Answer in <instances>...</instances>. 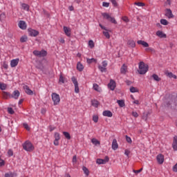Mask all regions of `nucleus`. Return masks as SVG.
I'll return each instance as SVG.
<instances>
[{
    "label": "nucleus",
    "mask_w": 177,
    "mask_h": 177,
    "mask_svg": "<svg viewBox=\"0 0 177 177\" xmlns=\"http://www.w3.org/2000/svg\"><path fill=\"white\" fill-rule=\"evenodd\" d=\"M59 140H55L53 143L55 146H59Z\"/></svg>",
    "instance_id": "nucleus-59"
},
{
    "label": "nucleus",
    "mask_w": 177,
    "mask_h": 177,
    "mask_svg": "<svg viewBox=\"0 0 177 177\" xmlns=\"http://www.w3.org/2000/svg\"><path fill=\"white\" fill-rule=\"evenodd\" d=\"M98 68L101 71V73H106V71H107V68L101 65L98 66Z\"/></svg>",
    "instance_id": "nucleus-30"
},
{
    "label": "nucleus",
    "mask_w": 177,
    "mask_h": 177,
    "mask_svg": "<svg viewBox=\"0 0 177 177\" xmlns=\"http://www.w3.org/2000/svg\"><path fill=\"white\" fill-rule=\"evenodd\" d=\"M143 171V168H141L138 170H133L134 174H140V172H142Z\"/></svg>",
    "instance_id": "nucleus-55"
},
{
    "label": "nucleus",
    "mask_w": 177,
    "mask_h": 177,
    "mask_svg": "<svg viewBox=\"0 0 177 177\" xmlns=\"http://www.w3.org/2000/svg\"><path fill=\"white\" fill-rule=\"evenodd\" d=\"M55 140H60V133H55Z\"/></svg>",
    "instance_id": "nucleus-43"
},
{
    "label": "nucleus",
    "mask_w": 177,
    "mask_h": 177,
    "mask_svg": "<svg viewBox=\"0 0 177 177\" xmlns=\"http://www.w3.org/2000/svg\"><path fill=\"white\" fill-rule=\"evenodd\" d=\"M23 149L24 150H26V151H32L34 150V145H32L30 142L26 141L23 145Z\"/></svg>",
    "instance_id": "nucleus-3"
},
{
    "label": "nucleus",
    "mask_w": 177,
    "mask_h": 177,
    "mask_svg": "<svg viewBox=\"0 0 177 177\" xmlns=\"http://www.w3.org/2000/svg\"><path fill=\"white\" fill-rule=\"evenodd\" d=\"M71 81L75 86V93H80V86L78 85V80H77V78H75V77H72Z\"/></svg>",
    "instance_id": "nucleus-6"
},
{
    "label": "nucleus",
    "mask_w": 177,
    "mask_h": 177,
    "mask_svg": "<svg viewBox=\"0 0 177 177\" xmlns=\"http://www.w3.org/2000/svg\"><path fill=\"white\" fill-rule=\"evenodd\" d=\"M73 162L75 163L77 162V156H74L73 158Z\"/></svg>",
    "instance_id": "nucleus-63"
},
{
    "label": "nucleus",
    "mask_w": 177,
    "mask_h": 177,
    "mask_svg": "<svg viewBox=\"0 0 177 177\" xmlns=\"http://www.w3.org/2000/svg\"><path fill=\"white\" fill-rule=\"evenodd\" d=\"M117 103L118 104L120 107H124L125 106V102L122 100H118Z\"/></svg>",
    "instance_id": "nucleus-26"
},
{
    "label": "nucleus",
    "mask_w": 177,
    "mask_h": 177,
    "mask_svg": "<svg viewBox=\"0 0 177 177\" xmlns=\"http://www.w3.org/2000/svg\"><path fill=\"white\" fill-rule=\"evenodd\" d=\"M100 27L102 29L104 30L105 31H107V28L106 27L103 26L101 24H99Z\"/></svg>",
    "instance_id": "nucleus-62"
},
{
    "label": "nucleus",
    "mask_w": 177,
    "mask_h": 177,
    "mask_svg": "<svg viewBox=\"0 0 177 177\" xmlns=\"http://www.w3.org/2000/svg\"><path fill=\"white\" fill-rule=\"evenodd\" d=\"M166 74L167 77H169V78H174V80H176L177 78L176 75H174V73H172L171 72H169Z\"/></svg>",
    "instance_id": "nucleus-28"
},
{
    "label": "nucleus",
    "mask_w": 177,
    "mask_h": 177,
    "mask_svg": "<svg viewBox=\"0 0 177 177\" xmlns=\"http://www.w3.org/2000/svg\"><path fill=\"white\" fill-rule=\"evenodd\" d=\"M173 149L175 151H177V136H174V142H173Z\"/></svg>",
    "instance_id": "nucleus-20"
},
{
    "label": "nucleus",
    "mask_w": 177,
    "mask_h": 177,
    "mask_svg": "<svg viewBox=\"0 0 177 177\" xmlns=\"http://www.w3.org/2000/svg\"><path fill=\"white\" fill-rule=\"evenodd\" d=\"M88 46L91 48V49H93V48H95V43L93 41V40H89Z\"/></svg>",
    "instance_id": "nucleus-36"
},
{
    "label": "nucleus",
    "mask_w": 177,
    "mask_h": 177,
    "mask_svg": "<svg viewBox=\"0 0 177 177\" xmlns=\"http://www.w3.org/2000/svg\"><path fill=\"white\" fill-rule=\"evenodd\" d=\"M59 42H60L61 44H64L65 40L63 39V37H61V38L59 39Z\"/></svg>",
    "instance_id": "nucleus-64"
},
{
    "label": "nucleus",
    "mask_w": 177,
    "mask_h": 177,
    "mask_svg": "<svg viewBox=\"0 0 177 177\" xmlns=\"http://www.w3.org/2000/svg\"><path fill=\"white\" fill-rule=\"evenodd\" d=\"M96 162L97 164H99V165L104 164L103 159H100V158L97 159Z\"/></svg>",
    "instance_id": "nucleus-45"
},
{
    "label": "nucleus",
    "mask_w": 177,
    "mask_h": 177,
    "mask_svg": "<svg viewBox=\"0 0 177 177\" xmlns=\"http://www.w3.org/2000/svg\"><path fill=\"white\" fill-rule=\"evenodd\" d=\"M83 169V172L85 174V175H86V176H88L89 175V170L88 169V168H86V167L84 166L82 167Z\"/></svg>",
    "instance_id": "nucleus-32"
},
{
    "label": "nucleus",
    "mask_w": 177,
    "mask_h": 177,
    "mask_svg": "<svg viewBox=\"0 0 177 177\" xmlns=\"http://www.w3.org/2000/svg\"><path fill=\"white\" fill-rule=\"evenodd\" d=\"M86 62L88 64H91V63H93V62L96 63L97 60L96 59H94V58H91V59L87 58Z\"/></svg>",
    "instance_id": "nucleus-33"
},
{
    "label": "nucleus",
    "mask_w": 177,
    "mask_h": 177,
    "mask_svg": "<svg viewBox=\"0 0 177 177\" xmlns=\"http://www.w3.org/2000/svg\"><path fill=\"white\" fill-rule=\"evenodd\" d=\"M130 92H131V93H136V92H139V91L138 90L137 88L131 87V88H130Z\"/></svg>",
    "instance_id": "nucleus-40"
},
{
    "label": "nucleus",
    "mask_w": 177,
    "mask_h": 177,
    "mask_svg": "<svg viewBox=\"0 0 177 177\" xmlns=\"http://www.w3.org/2000/svg\"><path fill=\"white\" fill-rule=\"evenodd\" d=\"M4 176L5 177H15V176H16V174H15L12 171H10L8 173H6Z\"/></svg>",
    "instance_id": "nucleus-25"
},
{
    "label": "nucleus",
    "mask_w": 177,
    "mask_h": 177,
    "mask_svg": "<svg viewBox=\"0 0 177 177\" xmlns=\"http://www.w3.org/2000/svg\"><path fill=\"white\" fill-rule=\"evenodd\" d=\"M8 154L10 156V157H12V156H13V151L12 149H9L8 151Z\"/></svg>",
    "instance_id": "nucleus-53"
},
{
    "label": "nucleus",
    "mask_w": 177,
    "mask_h": 177,
    "mask_svg": "<svg viewBox=\"0 0 177 177\" xmlns=\"http://www.w3.org/2000/svg\"><path fill=\"white\" fill-rule=\"evenodd\" d=\"M22 8L24 10H27L28 11L30 10V7L28 6V5L26 4V3H23L22 4Z\"/></svg>",
    "instance_id": "nucleus-39"
},
{
    "label": "nucleus",
    "mask_w": 177,
    "mask_h": 177,
    "mask_svg": "<svg viewBox=\"0 0 177 177\" xmlns=\"http://www.w3.org/2000/svg\"><path fill=\"white\" fill-rule=\"evenodd\" d=\"M63 135L65 136V138L68 140H70L71 139V136H70V133L67 131H64Z\"/></svg>",
    "instance_id": "nucleus-27"
},
{
    "label": "nucleus",
    "mask_w": 177,
    "mask_h": 177,
    "mask_svg": "<svg viewBox=\"0 0 177 177\" xmlns=\"http://www.w3.org/2000/svg\"><path fill=\"white\" fill-rule=\"evenodd\" d=\"M18 26L21 30H26V28H27V24L24 21H20L18 24Z\"/></svg>",
    "instance_id": "nucleus-10"
},
{
    "label": "nucleus",
    "mask_w": 177,
    "mask_h": 177,
    "mask_svg": "<svg viewBox=\"0 0 177 177\" xmlns=\"http://www.w3.org/2000/svg\"><path fill=\"white\" fill-rule=\"evenodd\" d=\"M160 24H162V26H168L169 23L167 19H160Z\"/></svg>",
    "instance_id": "nucleus-35"
},
{
    "label": "nucleus",
    "mask_w": 177,
    "mask_h": 177,
    "mask_svg": "<svg viewBox=\"0 0 177 177\" xmlns=\"http://www.w3.org/2000/svg\"><path fill=\"white\" fill-rule=\"evenodd\" d=\"M91 143L93 145H95V146H97V145H100V142H99V140H97L96 138H93L91 140Z\"/></svg>",
    "instance_id": "nucleus-29"
},
{
    "label": "nucleus",
    "mask_w": 177,
    "mask_h": 177,
    "mask_svg": "<svg viewBox=\"0 0 177 177\" xmlns=\"http://www.w3.org/2000/svg\"><path fill=\"white\" fill-rule=\"evenodd\" d=\"M124 154H125V156H127V157H129V154H131V151L128 150V149H126L124 151Z\"/></svg>",
    "instance_id": "nucleus-49"
},
{
    "label": "nucleus",
    "mask_w": 177,
    "mask_h": 177,
    "mask_svg": "<svg viewBox=\"0 0 177 177\" xmlns=\"http://www.w3.org/2000/svg\"><path fill=\"white\" fill-rule=\"evenodd\" d=\"M139 74L143 75L146 74L147 71H149V65L145 64V62H140L138 64Z\"/></svg>",
    "instance_id": "nucleus-1"
},
{
    "label": "nucleus",
    "mask_w": 177,
    "mask_h": 177,
    "mask_svg": "<svg viewBox=\"0 0 177 177\" xmlns=\"http://www.w3.org/2000/svg\"><path fill=\"white\" fill-rule=\"evenodd\" d=\"M24 89L26 93H27V95H33L34 94V92H32V91H31V89H30V87H28V86H24Z\"/></svg>",
    "instance_id": "nucleus-14"
},
{
    "label": "nucleus",
    "mask_w": 177,
    "mask_h": 177,
    "mask_svg": "<svg viewBox=\"0 0 177 177\" xmlns=\"http://www.w3.org/2000/svg\"><path fill=\"white\" fill-rule=\"evenodd\" d=\"M102 17L104 19H106L109 21H111V23H113V24H117V21L115 20V19L110 16V15H109L108 13H102Z\"/></svg>",
    "instance_id": "nucleus-4"
},
{
    "label": "nucleus",
    "mask_w": 177,
    "mask_h": 177,
    "mask_svg": "<svg viewBox=\"0 0 177 177\" xmlns=\"http://www.w3.org/2000/svg\"><path fill=\"white\" fill-rule=\"evenodd\" d=\"M131 114L133 117H135V118H138V117H139V114L138 113V112L133 111Z\"/></svg>",
    "instance_id": "nucleus-48"
},
{
    "label": "nucleus",
    "mask_w": 177,
    "mask_h": 177,
    "mask_svg": "<svg viewBox=\"0 0 177 177\" xmlns=\"http://www.w3.org/2000/svg\"><path fill=\"white\" fill-rule=\"evenodd\" d=\"M122 20H123V21H125L126 23H128V21H129V19L127 17H123Z\"/></svg>",
    "instance_id": "nucleus-60"
},
{
    "label": "nucleus",
    "mask_w": 177,
    "mask_h": 177,
    "mask_svg": "<svg viewBox=\"0 0 177 177\" xmlns=\"http://www.w3.org/2000/svg\"><path fill=\"white\" fill-rule=\"evenodd\" d=\"M134 5H136V6H139L140 8H143V6H145L146 4L142 2H135Z\"/></svg>",
    "instance_id": "nucleus-34"
},
{
    "label": "nucleus",
    "mask_w": 177,
    "mask_h": 177,
    "mask_svg": "<svg viewBox=\"0 0 177 177\" xmlns=\"http://www.w3.org/2000/svg\"><path fill=\"white\" fill-rule=\"evenodd\" d=\"M93 89H94V91H97V92H100V91H102L100 89V87H99V85H97V84H93Z\"/></svg>",
    "instance_id": "nucleus-31"
},
{
    "label": "nucleus",
    "mask_w": 177,
    "mask_h": 177,
    "mask_svg": "<svg viewBox=\"0 0 177 177\" xmlns=\"http://www.w3.org/2000/svg\"><path fill=\"white\" fill-rule=\"evenodd\" d=\"M111 2L113 6H117V1L115 0H111Z\"/></svg>",
    "instance_id": "nucleus-61"
},
{
    "label": "nucleus",
    "mask_w": 177,
    "mask_h": 177,
    "mask_svg": "<svg viewBox=\"0 0 177 177\" xmlns=\"http://www.w3.org/2000/svg\"><path fill=\"white\" fill-rule=\"evenodd\" d=\"M24 127L25 129H27V131H30V127H28V124H27V123H24Z\"/></svg>",
    "instance_id": "nucleus-58"
},
{
    "label": "nucleus",
    "mask_w": 177,
    "mask_h": 177,
    "mask_svg": "<svg viewBox=\"0 0 177 177\" xmlns=\"http://www.w3.org/2000/svg\"><path fill=\"white\" fill-rule=\"evenodd\" d=\"M109 88L111 91H114L115 89V81L111 80L110 83L108 84Z\"/></svg>",
    "instance_id": "nucleus-9"
},
{
    "label": "nucleus",
    "mask_w": 177,
    "mask_h": 177,
    "mask_svg": "<svg viewBox=\"0 0 177 177\" xmlns=\"http://www.w3.org/2000/svg\"><path fill=\"white\" fill-rule=\"evenodd\" d=\"M126 140L128 143H132V139H131V137H129L128 136H126Z\"/></svg>",
    "instance_id": "nucleus-50"
},
{
    "label": "nucleus",
    "mask_w": 177,
    "mask_h": 177,
    "mask_svg": "<svg viewBox=\"0 0 177 177\" xmlns=\"http://www.w3.org/2000/svg\"><path fill=\"white\" fill-rule=\"evenodd\" d=\"M92 106H93L94 107H97L99 106V102H97V100L92 101Z\"/></svg>",
    "instance_id": "nucleus-42"
},
{
    "label": "nucleus",
    "mask_w": 177,
    "mask_h": 177,
    "mask_svg": "<svg viewBox=\"0 0 177 177\" xmlns=\"http://www.w3.org/2000/svg\"><path fill=\"white\" fill-rule=\"evenodd\" d=\"M156 160L158 162V164H162L164 162V155L162 154H159L156 157Z\"/></svg>",
    "instance_id": "nucleus-11"
},
{
    "label": "nucleus",
    "mask_w": 177,
    "mask_h": 177,
    "mask_svg": "<svg viewBox=\"0 0 177 177\" xmlns=\"http://www.w3.org/2000/svg\"><path fill=\"white\" fill-rule=\"evenodd\" d=\"M103 34H104V37H106V38H107V39H110V33H109L107 30L104 31Z\"/></svg>",
    "instance_id": "nucleus-41"
},
{
    "label": "nucleus",
    "mask_w": 177,
    "mask_h": 177,
    "mask_svg": "<svg viewBox=\"0 0 177 177\" xmlns=\"http://www.w3.org/2000/svg\"><path fill=\"white\" fill-rule=\"evenodd\" d=\"M64 31L67 37H71V30L70 28H67V26H64Z\"/></svg>",
    "instance_id": "nucleus-16"
},
{
    "label": "nucleus",
    "mask_w": 177,
    "mask_h": 177,
    "mask_svg": "<svg viewBox=\"0 0 177 177\" xmlns=\"http://www.w3.org/2000/svg\"><path fill=\"white\" fill-rule=\"evenodd\" d=\"M102 64V67H105V68H106L107 67V65H108L107 61H103Z\"/></svg>",
    "instance_id": "nucleus-54"
},
{
    "label": "nucleus",
    "mask_w": 177,
    "mask_h": 177,
    "mask_svg": "<svg viewBox=\"0 0 177 177\" xmlns=\"http://www.w3.org/2000/svg\"><path fill=\"white\" fill-rule=\"evenodd\" d=\"M93 121H94V122H97V121H99V116H97V115H93Z\"/></svg>",
    "instance_id": "nucleus-44"
},
{
    "label": "nucleus",
    "mask_w": 177,
    "mask_h": 177,
    "mask_svg": "<svg viewBox=\"0 0 177 177\" xmlns=\"http://www.w3.org/2000/svg\"><path fill=\"white\" fill-rule=\"evenodd\" d=\"M52 100L53 102L54 106H57L60 103V95L56 93H53L51 94Z\"/></svg>",
    "instance_id": "nucleus-2"
},
{
    "label": "nucleus",
    "mask_w": 177,
    "mask_h": 177,
    "mask_svg": "<svg viewBox=\"0 0 177 177\" xmlns=\"http://www.w3.org/2000/svg\"><path fill=\"white\" fill-rule=\"evenodd\" d=\"M102 115H104V117H113V113H111V111H104Z\"/></svg>",
    "instance_id": "nucleus-19"
},
{
    "label": "nucleus",
    "mask_w": 177,
    "mask_h": 177,
    "mask_svg": "<svg viewBox=\"0 0 177 177\" xmlns=\"http://www.w3.org/2000/svg\"><path fill=\"white\" fill-rule=\"evenodd\" d=\"M152 77L153 78V80H154L155 81H157L158 82V81H161V78H160V77H158V75H157L156 74H153V75H152Z\"/></svg>",
    "instance_id": "nucleus-38"
},
{
    "label": "nucleus",
    "mask_w": 177,
    "mask_h": 177,
    "mask_svg": "<svg viewBox=\"0 0 177 177\" xmlns=\"http://www.w3.org/2000/svg\"><path fill=\"white\" fill-rule=\"evenodd\" d=\"M157 37H159V38H167V35L165 33H163L161 30H158L156 32Z\"/></svg>",
    "instance_id": "nucleus-15"
},
{
    "label": "nucleus",
    "mask_w": 177,
    "mask_h": 177,
    "mask_svg": "<svg viewBox=\"0 0 177 177\" xmlns=\"http://www.w3.org/2000/svg\"><path fill=\"white\" fill-rule=\"evenodd\" d=\"M8 111L9 114H15V111H13V109H12V108H8Z\"/></svg>",
    "instance_id": "nucleus-51"
},
{
    "label": "nucleus",
    "mask_w": 177,
    "mask_h": 177,
    "mask_svg": "<svg viewBox=\"0 0 177 177\" xmlns=\"http://www.w3.org/2000/svg\"><path fill=\"white\" fill-rule=\"evenodd\" d=\"M165 16H166V17H167V19H174V17H175L174 14H172V10H171V9H169V8H167L165 10Z\"/></svg>",
    "instance_id": "nucleus-7"
},
{
    "label": "nucleus",
    "mask_w": 177,
    "mask_h": 177,
    "mask_svg": "<svg viewBox=\"0 0 177 177\" xmlns=\"http://www.w3.org/2000/svg\"><path fill=\"white\" fill-rule=\"evenodd\" d=\"M127 45H129V46L130 48H135V46H136V44L135 43V41H133V40H129L127 41Z\"/></svg>",
    "instance_id": "nucleus-22"
},
{
    "label": "nucleus",
    "mask_w": 177,
    "mask_h": 177,
    "mask_svg": "<svg viewBox=\"0 0 177 177\" xmlns=\"http://www.w3.org/2000/svg\"><path fill=\"white\" fill-rule=\"evenodd\" d=\"M104 161V164H106V162H109L110 158H109V156H106L104 159H102Z\"/></svg>",
    "instance_id": "nucleus-52"
},
{
    "label": "nucleus",
    "mask_w": 177,
    "mask_h": 177,
    "mask_svg": "<svg viewBox=\"0 0 177 177\" xmlns=\"http://www.w3.org/2000/svg\"><path fill=\"white\" fill-rule=\"evenodd\" d=\"M2 95H3V99H9V97H12L11 94L10 93L6 92V91H3Z\"/></svg>",
    "instance_id": "nucleus-21"
},
{
    "label": "nucleus",
    "mask_w": 177,
    "mask_h": 177,
    "mask_svg": "<svg viewBox=\"0 0 177 177\" xmlns=\"http://www.w3.org/2000/svg\"><path fill=\"white\" fill-rule=\"evenodd\" d=\"M19 96H20V92L18 90L13 91L12 94L11 95V97L16 100L19 99Z\"/></svg>",
    "instance_id": "nucleus-12"
},
{
    "label": "nucleus",
    "mask_w": 177,
    "mask_h": 177,
    "mask_svg": "<svg viewBox=\"0 0 177 177\" xmlns=\"http://www.w3.org/2000/svg\"><path fill=\"white\" fill-rule=\"evenodd\" d=\"M21 42H26L27 41V36H22L20 39Z\"/></svg>",
    "instance_id": "nucleus-46"
},
{
    "label": "nucleus",
    "mask_w": 177,
    "mask_h": 177,
    "mask_svg": "<svg viewBox=\"0 0 177 177\" xmlns=\"http://www.w3.org/2000/svg\"><path fill=\"white\" fill-rule=\"evenodd\" d=\"M102 6H103L104 8H109V3H107V2H103Z\"/></svg>",
    "instance_id": "nucleus-57"
},
{
    "label": "nucleus",
    "mask_w": 177,
    "mask_h": 177,
    "mask_svg": "<svg viewBox=\"0 0 177 177\" xmlns=\"http://www.w3.org/2000/svg\"><path fill=\"white\" fill-rule=\"evenodd\" d=\"M28 33L30 37H37V35H39V32H38L37 30H35L32 28H29Z\"/></svg>",
    "instance_id": "nucleus-8"
},
{
    "label": "nucleus",
    "mask_w": 177,
    "mask_h": 177,
    "mask_svg": "<svg viewBox=\"0 0 177 177\" xmlns=\"http://www.w3.org/2000/svg\"><path fill=\"white\" fill-rule=\"evenodd\" d=\"M121 74H127V66L125 64H123L120 68Z\"/></svg>",
    "instance_id": "nucleus-23"
},
{
    "label": "nucleus",
    "mask_w": 177,
    "mask_h": 177,
    "mask_svg": "<svg viewBox=\"0 0 177 177\" xmlns=\"http://www.w3.org/2000/svg\"><path fill=\"white\" fill-rule=\"evenodd\" d=\"M59 82H62V84H64V77L62 75L59 77Z\"/></svg>",
    "instance_id": "nucleus-56"
},
{
    "label": "nucleus",
    "mask_w": 177,
    "mask_h": 177,
    "mask_svg": "<svg viewBox=\"0 0 177 177\" xmlns=\"http://www.w3.org/2000/svg\"><path fill=\"white\" fill-rule=\"evenodd\" d=\"M117 149H118V143L116 139H113L112 142V149L117 150Z\"/></svg>",
    "instance_id": "nucleus-18"
},
{
    "label": "nucleus",
    "mask_w": 177,
    "mask_h": 177,
    "mask_svg": "<svg viewBox=\"0 0 177 177\" xmlns=\"http://www.w3.org/2000/svg\"><path fill=\"white\" fill-rule=\"evenodd\" d=\"M137 44L138 45H142V46H144V48H149V43L145 41H142V40H138L137 41Z\"/></svg>",
    "instance_id": "nucleus-17"
},
{
    "label": "nucleus",
    "mask_w": 177,
    "mask_h": 177,
    "mask_svg": "<svg viewBox=\"0 0 177 177\" xmlns=\"http://www.w3.org/2000/svg\"><path fill=\"white\" fill-rule=\"evenodd\" d=\"M19 59H15L11 60V62H10V66L12 68L16 67L17 66V64H19Z\"/></svg>",
    "instance_id": "nucleus-13"
},
{
    "label": "nucleus",
    "mask_w": 177,
    "mask_h": 177,
    "mask_svg": "<svg viewBox=\"0 0 177 177\" xmlns=\"http://www.w3.org/2000/svg\"><path fill=\"white\" fill-rule=\"evenodd\" d=\"M6 84L0 82V89H1V91H5L6 89Z\"/></svg>",
    "instance_id": "nucleus-37"
},
{
    "label": "nucleus",
    "mask_w": 177,
    "mask_h": 177,
    "mask_svg": "<svg viewBox=\"0 0 177 177\" xmlns=\"http://www.w3.org/2000/svg\"><path fill=\"white\" fill-rule=\"evenodd\" d=\"M77 69L78 71H82V70H84V65H82V64L80 62H78L77 64Z\"/></svg>",
    "instance_id": "nucleus-24"
},
{
    "label": "nucleus",
    "mask_w": 177,
    "mask_h": 177,
    "mask_svg": "<svg viewBox=\"0 0 177 177\" xmlns=\"http://www.w3.org/2000/svg\"><path fill=\"white\" fill-rule=\"evenodd\" d=\"M33 55H35V56H37L38 57H45V56H46L47 53L46 50H34L33 51Z\"/></svg>",
    "instance_id": "nucleus-5"
},
{
    "label": "nucleus",
    "mask_w": 177,
    "mask_h": 177,
    "mask_svg": "<svg viewBox=\"0 0 177 177\" xmlns=\"http://www.w3.org/2000/svg\"><path fill=\"white\" fill-rule=\"evenodd\" d=\"M2 67H3L5 70H8V67H9V66L8 65V63H6V62H3Z\"/></svg>",
    "instance_id": "nucleus-47"
}]
</instances>
